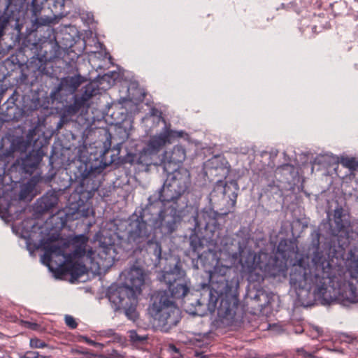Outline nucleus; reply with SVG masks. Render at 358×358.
Segmentation results:
<instances>
[{
    "label": "nucleus",
    "instance_id": "nucleus-1",
    "mask_svg": "<svg viewBox=\"0 0 358 358\" xmlns=\"http://www.w3.org/2000/svg\"><path fill=\"white\" fill-rule=\"evenodd\" d=\"M303 260L294 264L289 275V283L295 289L313 290L314 297L322 304H329L338 298L351 303L358 302V258L346 262L347 270L343 273L344 280L329 271L328 277L320 274L316 279V266L306 267Z\"/></svg>",
    "mask_w": 358,
    "mask_h": 358
},
{
    "label": "nucleus",
    "instance_id": "nucleus-2",
    "mask_svg": "<svg viewBox=\"0 0 358 358\" xmlns=\"http://www.w3.org/2000/svg\"><path fill=\"white\" fill-rule=\"evenodd\" d=\"M210 287H203L199 298L198 294H191L184 300V309L189 315L204 316L208 311L212 313L217 308L220 316L231 317L238 301V279L236 271L231 266L217 262L210 273Z\"/></svg>",
    "mask_w": 358,
    "mask_h": 358
},
{
    "label": "nucleus",
    "instance_id": "nucleus-3",
    "mask_svg": "<svg viewBox=\"0 0 358 358\" xmlns=\"http://www.w3.org/2000/svg\"><path fill=\"white\" fill-rule=\"evenodd\" d=\"M158 279L167 286L168 289L159 291L155 295L149 311L155 320L156 328L162 333H168L180 320V310L174 300L187 296L190 282L186 278L180 260L169 270L164 268Z\"/></svg>",
    "mask_w": 358,
    "mask_h": 358
},
{
    "label": "nucleus",
    "instance_id": "nucleus-4",
    "mask_svg": "<svg viewBox=\"0 0 358 358\" xmlns=\"http://www.w3.org/2000/svg\"><path fill=\"white\" fill-rule=\"evenodd\" d=\"M297 252V246L287 239L279 242L276 254L273 255L263 250L241 252L240 263L243 272L251 282L262 281L266 274L275 275L282 270L283 264Z\"/></svg>",
    "mask_w": 358,
    "mask_h": 358
},
{
    "label": "nucleus",
    "instance_id": "nucleus-5",
    "mask_svg": "<svg viewBox=\"0 0 358 358\" xmlns=\"http://www.w3.org/2000/svg\"><path fill=\"white\" fill-rule=\"evenodd\" d=\"M144 282L143 269L134 265L127 271L123 284L111 285L107 296L115 310L122 311L129 320L134 321L138 317L137 297L141 293Z\"/></svg>",
    "mask_w": 358,
    "mask_h": 358
},
{
    "label": "nucleus",
    "instance_id": "nucleus-6",
    "mask_svg": "<svg viewBox=\"0 0 358 358\" xmlns=\"http://www.w3.org/2000/svg\"><path fill=\"white\" fill-rule=\"evenodd\" d=\"M238 185L235 181L227 184V195L222 201L217 210L210 208H203L194 217L195 229L199 231L204 230L208 238L217 244L220 238L222 225L226 215L232 211L236 203Z\"/></svg>",
    "mask_w": 358,
    "mask_h": 358
},
{
    "label": "nucleus",
    "instance_id": "nucleus-7",
    "mask_svg": "<svg viewBox=\"0 0 358 358\" xmlns=\"http://www.w3.org/2000/svg\"><path fill=\"white\" fill-rule=\"evenodd\" d=\"M152 206L148 202L145 208L138 212L136 210L127 220L117 225L116 234L122 244L134 249L137 245H143L146 239L150 238L153 229L151 220Z\"/></svg>",
    "mask_w": 358,
    "mask_h": 358
},
{
    "label": "nucleus",
    "instance_id": "nucleus-8",
    "mask_svg": "<svg viewBox=\"0 0 358 358\" xmlns=\"http://www.w3.org/2000/svg\"><path fill=\"white\" fill-rule=\"evenodd\" d=\"M104 150L101 155V165L93 166L90 163H80L74 171V180L78 183V194H80V199H90L94 193L98 189L99 185L95 182L96 175L100 173L102 170L110 165L114 159L112 156L108 158L111 146V134L106 133V141L104 142Z\"/></svg>",
    "mask_w": 358,
    "mask_h": 358
},
{
    "label": "nucleus",
    "instance_id": "nucleus-9",
    "mask_svg": "<svg viewBox=\"0 0 358 358\" xmlns=\"http://www.w3.org/2000/svg\"><path fill=\"white\" fill-rule=\"evenodd\" d=\"M167 178L163 186L148 198L150 204L159 201L179 203L182 196L189 190L191 185V175L185 168H178L167 173Z\"/></svg>",
    "mask_w": 358,
    "mask_h": 358
},
{
    "label": "nucleus",
    "instance_id": "nucleus-10",
    "mask_svg": "<svg viewBox=\"0 0 358 358\" xmlns=\"http://www.w3.org/2000/svg\"><path fill=\"white\" fill-rule=\"evenodd\" d=\"M40 247L44 250V254L41 257L44 264L49 265L53 257H62L58 265L66 270L72 278L77 280L87 273V268L84 264L73 261V258L77 255L66 254L64 246L54 243L52 238L41 240Z\"/></svg>",
    "mask_w": 358,
    "mask_h": 358
},
{
    "label": "nucleus",
    "instance_id": "nucleus-11",
    "mask_svg": "<svg viewBox=\"0 0 358 358\" xmlns=\"http://www.w3.org/2000/svg\"><path fill=\"white\" fill-rule=\"evenodd\" d=\"M163 208L156 217H152V225L159 229L163 235H171L178 228L182 221V210L179 203L162 202Z\"/></svg>",
    "mask_w": 358,
    "mask_h": 358
},
{
    "label": "nucleus",
    "instance_id": "nucleus-12",
    "mask_svg": "<svg viewBox=\"0 0 358 358\" xmlns=\"http://www.w3.org/2000/svg\"><path fill=\"white\" fill-rule=\"evenodd\" d=\"M62 54L61 48L57 42H48L43 45L37 57H33L29 62V68L36 73L46 74V64L48 62L59 58Z\"/></svg>",
    "mask_w": 358,
    "mask_h": 358
},
{
    "label": "nucleus",
    "instance_id": "nucleus-13",
    "mask_svg": "<svg viewBox=\"0 0 358 358\" xmlns=\"http://www.w3.org/2000/svg\"><path fill=\"white\" fill-rule=\"evenodd\" d=\"M311 243L308 248L309 253L312 252V263L316 266L315 278L318 279L320 274H324L325 277H328L329 271H333L334 268L324 256L322 251L320 250V234L317 231H314L311 234Z\"/></svg>",
    "mask_w": 358,
    "mask_h": 358
},
{
    "label": "nucleus",
    "instance_id": "nucleus-14",
    "mask_svg": "<svg viewBox=\"0 0 358 358\" xmlns=\"http://www.w3.org/2000/svg\"><path fill=\"white\" fill-rule=\"evenodd\" d=\"M348 217L342 207L336 208L334 210L333 220H330L331 222L329 223L330 231L332 236H340L348 241L350 227Z\"/></svg>",
    "mask_w": 358,
    "mask_h": 358
},
{
    "label": "nucleus",
    "instance_id": "nucleus-15",
    "mask_svg": "<svg viewBox=\"0 0 358 358\" xmlns=\"http://www.w3.org/2000/svg\"><path fill=\"white\" fill-rule=\"evenodd\" d=\"M83 82L84 78L80 75L63 78L50 92V97L52 100H61L62 92L64 95L73 94Z\"/></svg>",
    "mask_w": 358,
    "mask_h": 358
},
{
    "label": "nucleus",
    "instance_id": "nucleus-16",
    "mask_svg": "<svg viewBox=\"0 0 358 358\" xmlns=\"http://www.w3.org/2000/svg\"><path fill=\"white\" fill-rule=\"evenodd\" d=\"M30 143L29 139L25 140L22 136H9L2 138L0 151L6 157H13L15 152H25Z\"/></svg>",
    "mask_w": 358,
    "mask_h": 358
},
{
    "label": "nucleus",
    "instance_id": "nucleus-17",
    "mask_svg": "<svg viewBox=\"0 0 358 358\" xmlns=\"http://www.w3.org/2000/svg\"><path fill=\"white\" fill-rule=\"evenodd\" d=\"M134 250L135 252L143 253L145 258L148 257L155 266L159 264L162 258V246L155 236H151L146 239L143 245H137Z\"/></svg>",
    "mask_w": 358,
    "mask_h": 358
},
{
    "label": "nucleus",
    "instance_id": "nucleus-18",
    "mask_svg": "<svg viewBox=\"0 0 358 358\" xmlns=\"http://www.w3.org/2000/svg\"><path fill=\"white\" fill-rule=\"evenodd\" d=\"M30 10L33 27L36 29L40 26L48 25L53 22V17L48 12L45 1L38 3V0H32Z\"/></svg>",
    "mask_w": 358,
    "mask_h": 358
},
{
    "label": "nucleus",
    "instance_id": "nucleus-19",
    "mask_svg": "<svg viewBox=\"0 0 358 358\" xmlns=\"http://www.w3.org/2000/svg\"><path fill=\"white\" fill-rule=\"evenodd\" d=\"M186 158V150L185 148L180 145H175L170 151H166L162 159H160L161 165L165 172L169 173L176 169L171 168V165H177L182 163Z\"/></svg>",
    "mask_w": 358,
    "mask_h": 358
},
{
    "label": "nucleus",
    "instance_id": "nucleus-20",
    "mask_svg": "<svg viewBox=\"0 0 358 358\" xmlns=\"http://www.w3.org/2000/svg\"><path fill=\"white\" fill-rule=\"evenodd\" d=\"M174 133L173 131L165 126L159 134L150 137L145 148L148 151H150L157 157L159 152L164 145L171 142V138L173 136Z\"/></svg>",
    "mask_w": 358,
    "mask_h": 358
},
{
    "label": "nucleus",
    "instance_id": "nucleus-21",
    "mask_svg": "<svg viewBox=\"0 0 358 358\" xmlns=\"http://www.w3.org/2000/svg\"><path fill=\"white\" fill-rule=\"evenodd\" d=\"M43 158V153L41 150H32L21 158V168L23 172L32 174L40 164Z\"/></svg>",
    "mask_w": 358,
    "mask_h": 358
},
{
    "label": "nucleus",
    "instance_id": "nucleus-22",
    "mask_svg": "<svg viewBox=\"0 0 358 358\" xmlns=\"http://www.w3.org/2000/svg\"><path fill=\"white\" fill-rule=\"evenodd\" d=\"M116 251L113 243H107L106 239L100 241L98 255L101 259L103 260L106 266H111L116 257Z\"/></svg>",
    "mask_w": 358,
    "mask_h": 358
},
{
    "label": "nucleus",
    "instance_id": "nucleus-23",
    "mask_svg": "<svg viewBox=\"0 0 358 358\" xmlns=\"http://www.w3.org/2000/svg\"><path fill=\"white\" fill-rule=\"evenodd\" d=\"M227 182H224L222 180L218 181L210 194V203L217 210L227 195Z\"/></svg>",
    "mask_w": 358,
    "mask_h": 358
},
{
    "label": "nucleus",
    "instance_id": "nucleus-24",
    "mask_svg": "<svg viewBox=\"0 0 358 358\" xmlns=\"http://www.w3.org/2000/svg\"><path fill=\"white\" fill-rule=\"evenodd\" d=\"M131 164H137L146 167L153 164L157 165V157L148 151L146 148L139 152L138 155L131 157V159L129 160Z\"/></svg>",
    "mask_w": 358,
    "mask_h": 358
},
{
    "label": "nucleus",
    "instance_id": "nucleus-25",
    "mask_svg": "<svg viewBox=\"0 0 358 358\" xmlns=\"http://www.w3.org/2000/svg\"><path fill=\"white\" fill-rule=\"evenodd\" d=\"M189 248L194 255L196 257V263H195V259L192 257L193 266L195 268H199L197 262L201 259L203 255V250L204 249L203 240L199 237L196 234H192L189 236Z\"/></svg>",
    "mask_w": 358,
    "mask_h": 358
},
{
    "label": "nucleus",
    "instance_id": "nucleus-26",
    "mask_svg": "<svg viewBox=\"0 0 358 358\" xmlns=\"http://www.w3.org/2000/svg\"><path fill=\"white\" fill-rule=\"evenodd\" d=\"M58 202V197L55 192H48L38 201V210L39 211H48L53 208Z\"/></svg>",
    "mask_w": 358,
    "mask_h": 358
},
{
    "label": "nucleus",
    "instance_id": "nucleus-27",
    "mask_svg": "<svg viewBox=\"0 0 358 358\" xmlns=\"http://www.w3.org/2000/svg\"><path fill=\"white\" fill-rule=\"evenodd\" d=\"M74 243H78L77 248L73 252V255H77L78 258H80L87 255V257L91 258L93 252L90 250L86 252V245L88 238L84 234H80L75 236L73 239Z\"/></svg>",
    "mask_w": 358,
    "mask_h": 358
},
{
    "label": "nucleus",
    "instance_id": "nucleus-28",
    "mask_svg": "<svg viewBox=\"0 0 358 358\" xmlns=\"http://www.w3.org/2000/svg\"><path fill=\"white\" fill-rule=\"evenodd\" d=\"M98 90L94 87V85L89 83L86 85L80 96L76 95L74 99L77 100L84 108L89 107V101L94 95L96 94Z\"/></svg>",
    "mask_w": 358,
    "mask_h": 358
},
{
    "label": "nucleus",
    "instance_id": "nucleus-29",
    "mask_svg": "<svg viewBox=\"0 0 358 358\" xmlns=\"http://www.w3.org/2000/svg\"><path fill=\"white\" fill-rule=\"evenodd\" d=\"M45 3L50 16L53 17V20L65 15L64 0H45Z\"/></svg>",
    "mask_w": 358,
    "mask_h": 358
},
{
    "label": "nucleus",
    "instance_id": "nucleus-30",
    "mask_svg": "<svg viewBox=\"0 0 358 358\" xmlns=\"http://www.w3.org/2000/svg\"><path fill=\"white\" fill-rule=\"evenodd\" d=\"M84 108L80 103L74 99V101L72 104L66 106L61 113V122L67 123L69 122L73 116L76 115L81 109Z\"/></svg>",
    "mask_w": 358,
    "mask_h": 358
},
{
    "label": "nucleus",
    "instance_id": "nucleus-31",
    "mask_svg": "<svg viewBox=\"0 0 358 358\" xmlns=\"http://www.w3.org/2000/svg\"><path fill=\"white\" fill-rule=\"evenodd\" d=\"M332 13L335 16L342 15L346 10V3L345 1H336L330 5Z\"/></svg>",
    "mask_w": 358,
    "mask_h": 358
},
{
    "label": "nucleus",
    "instance_id": "nucleus-32",
    "mask_svg": "<svg viewBox=\"0 0 358 358\" xmlns=\"http://www.w3.org/2000/svg\"><path fill=\"white\" fill-rule=\"evenodd\" d=\"M340 162L344 167L351 171H355L358 168V162L353 157H342Z\"/></svg>",
    "mask_w": 358,
    "mask_h": 358
},
{
    "label": "nucleus",
    "instance_id": "nucleus-33",
    "mask_svg": "<svg viewBox=\"0 0 358 358\" xmlns=\"http://www.w3.org/2000/svg\"><path fill=\"white\" fill-rule=\"evenodd\" d=\"M268 329L271 334H284V329L282 326L279 324H268Z\"/></svg>",
    "mask_w": 358,
    "mask_h": 358
},
{
    "label": "nucleus",
    "instance_id": "nucleus-34",
    "mask_svg": "<svg viewBox=\"0 0 358 358\" xmlns=\"http://www.w3.org/2000/svg\"><path fill=\"white\" fill-rule=\"evenodd\" d=\"M30 345L32 348H40L45 346V343L37 337H33L30 340Z\"/></svg>",
    "mask_w": 358,
    "mask_h": 358
},
{
    "label": "nucleus",
    "instance_id": "nucleus-35",
    "mask_svg": "<svg viewBox=\"0 0 358 358\" xmlns=\"http://www.w3.org/2000/svg\"><path fill=\"white\" fill-rule=\"evenodd\" d=\"M66 324L71 329H75L77 327V322L73 317L66 315L64 317Z\"/></svg>",
    "mask_w": 358,
    "mask_h": 358
},
{
    "label": "nucleus",
    "instance_id": "nucleus-36",
    "mask_svg": "<svg viewBox=\"0 0 358 358\" xmlns=\"http://www.w3.org/2000/svg\"><path fill=\"white\" fill-rule=\"evenodd\" d=\"M189 343L195 346V347H198V348H203V347H206L208 345V343L207 342H204V341L200 339V338H194V339H191L189 341Z\"/></svg>",
    "mask_w": 358,
    "mask_h": 358
},
{
    "label": "nucleus",
    "instance_id": "nucleus-37",
    "mask_svg": "<svg viewBox=\"0 0 358 358\" xmlns=\"http://www.w3.org/2000/svg\"><path fill=\"white\" fill-rule=\"evenodd\" d=\"M20 358H45L44 356L40 355L36 352H27L24 356Z\"/></svg>",
    "mask_w": 358,
    "mask_h": 358
},
{
    "label": "nucleus",
    "instance_id": "nucleus-38",
    "mask_svg": "<svg viewBox=\"0 0 358 358\" xmlns=\"http://www.w3.org/2000/svg\"><path fill=\"white\" fill-rule=\"evenodd\" d=\"M24 327L33 330H38L40 328V326L35 322H23Z\"/></svg>",
    "mask_w": 358,
    "mask_h": 358
},
{
    "label": "nucleus",
    "instance_id": "nucleus-39",
    "mask_svg": "<svg viewBox=\"0 0 358 358\" xmlns=\"http://www.w3.org/2000/svg\"><path fill=\"white\" fill-rule=\"evenodd\" d=\"M83 338H85V341L87 343H89L97 348L101 349L103 347V345L102 343H99V342H95V341H92L91 338H90L89 337H83Z\"/></svg>",
    "mask_w": 358,
    "mask_h": 358
},
{
    "label": "nucleus",
    "instance_id": "nucleus-40",
    "mask_svg": "<svg viewBox=\"0 0 358 358\" xmlns=\"http://www.w3.org/2000/svg\"><path fill=\"white\" fill-rule=\"evenodd\" d=\"M90 213V210L89 208L85 210L84 208L81 209L79 208L78 209V216L79 215L83 216V217H88Z\"/></svg>",
    "mask_w": 358,
    "mask_h": 358
},
{
    "label": "nucleus",
    "instance_id": "nucleus-41",
    "mask_svg": "<svg viewBox=\"0 0 358 358\" xmlns=\"http://www.w3.org/2000/svg\"><path fill=\"white\" fill-rule=\"evenodd\" d=\"M58 218L61 219V222H59V224L58 225V227L62 228L65 225V224H66V219H64L62 217H59V215H54V216L52 217V219L53 220H56Z\"/></svg>",
    "mask_w": 358,
    "mask_h": 358
},
{
    "label": "nucleus",
    "instance_id": "nucleus-42",
    "mask_svg": "<svg viewBox=\"0 0 358 358\" xmlns=\"http://www.w3.org/2000/svg\"><path fill=\"white\" fill-rule=\"evenodd\" d=\"M297 352H298L299 355H302L305 357L311 358L313 357L312 353L306 352L303 348L299 349L297 350Z\"/></svg>",
    "mask_w": 358,
    "mask_h": 358
},
{
    "label": "nucleus",
    "instance_id": "nucleus-43",
    "mask_svg": "<svg viewBox=\"0 0 358 358\" xmlns=\"http://www.w3.org/2000/svg\"><path fill=\"white\" fill-rule=\"evenodd\" d=\"M250 148L249 147H245L241 148V152L244 155H247L250 152Z\"/></svg>",
    "mask_w": 358,
    "mask_h": 358
},
{
    "label": "nucleus",
    "instance_id": "nucleus-44",
    "mask_svg": "<svg viewBox=\"0 0 358 358\" xmlns=\"http://www.w3.org/2000/svg\"><path fill=\"white\" fill-rule=\"evenodd\" d=\"M194 355H195V357H199V358H202L203 357H206V355H204L203 354V352H199L196 350L195 351Z\"/></svg>",
    "mask_w": 358,
    "mask_h": 358
},
{
    "label": "nucleus",
    "instance_id": "nucleus-45",
    "mask_svg": "<svg viewBox=\"0 0 358 358\" xmlns=\"http://www.w3.org/2000/svg\"><path fill=\"white\" fill-rule=\"evenodd\" d=\"M131 338H134V341H143V340H145V338H147V337H143V336H141V337H131Z\"/></svg>",
    "mask_w": 358,
    "mask_h": 358
},
{
    "label": "nucleus",
    "instance_id": "nucleus-46",
    "mask_svg": "<svg viewBox=\"0 0 358 358\" xmlns=\"http://www.w3.org/2000/svg\"><path fill=\"white\" fill-rule=\"evenodd\" d=\"M314 329L318 334H322L324 333L323 330L320 327H315Z\"/></svg>",
    "mask_w": 358,
    "mask_h": 358
},
{
    "label": "nucleus",
    "instance_id": "nucleus-47",
    "mask_svg": "<svg viewBox=\"0 0 358 358\" xmlns=\"http://www.w3.org/2000/svg\"><path fill=\"white\" fill-rule=\"evenodd\" d=\"M303 329L301 327H299L296 330V334H301L303 332Z\"/></svg>",
    "mask_w": 358,
    "mask_h": 358
},
{
    "label": "nucleus",
    "instance_id": "nucleus-48",
    "mask_svg": "<svg viewBox=\"0 0 358 358\" xmlns=\"http://www.w3.org/2000/svg\"><path fill=\"white\" fill-rule=\"evenodd\" d=\"M129 333L131 334L130 336H138L137 333H136V331L135 330H131V331H129Z\"/></svg>",
    "mask_w": 358,
    "mask_h": 358
},
{
    "label": "nucleus",
    "instance_id": "nucleus-49",
    "mask_svg": "<svg viewBox=\"0 0 358 358\" xmlns=\"http://www.w3.org/2000/svg\"><path fill=\"white\" fill-rule=\"evenodd\" d=\"M65 123H62L61 122V120H59V123H58V125H57V128L58 129H60L62 128V127L63 126V124H64Z\"/></svg>",
    "mask_w": 358,
    "mask_h": 358
},
{
    "label": "nucleus",
    "instance_id": "nucleus-50",
    "mask_svg": "<svg viewBox=\"0 0 358 358\" xmlns=\"http://www.w3.org/2000/svg\"><path fill=\"white\" fill-rule=\"evenodd\" d=\"M255 352H250L249 353V358H255Z\"/></svg>",
    "mask_w": 358,
    "mask_h": 358
},
{
    "label": "nucleus",
    "instance_id": "nucleus-51",
    "mask_svg": "<svg viewBox=\"0 0 358 358\" xmlns=\"http://www.w3.org/2000/svg\"><path fill=\"white\" fill-rule=\"evenodd\" d=\"M313 31L314 32H317V27H316V26H314V27H313Z\"/></svg>",
    "mask_w": 358,
    "mask_h": 358
},
{
    "label": "nucleus",
    "instance_id": "nucleus-52",
    "mask_svg": "<svg viewBox=\"0 0 358 358\" xmlns=\"http://www.w3.org/2000/svg\"><path fill=\"white\" fill-rule=\"evenodd\" d=\"M182 131L177 132V134H178V136L181 137V136H182Z\"/></svg>",
    "mask_w": 358,
    "mask_h": 358
},
{
    "label": "nucleus",
    "instance_id": "nucleus-53",
    "mask_svg": "<svg viewBox=\"0 0 358 358\" xmlns=\"http://www.w3.org/2000/svg\"><path fill=\"white\" fill-rule=\"evenodd\" d=\"M171 348L173 349V350L177 352V349L175 346H171Z\"/></svg>",
    "mask_w": 358,
    "mask_h": 358
},
{
    "label": "nucleus",
    "instance_id": "nucleus-54",
    "mask_svg": "<svg viewBox=\"0 0 358 358\" xmlns=\"http://www.w3.org/2000/svg\"><path fill=\"white\" fill-rule=\"evenodd\" d=\"M110 336H115V333L112 331V334Z\"/></svg>",
    "mask_w": 358,
    "mask_h": 358
},
{
    "label": "nucleus",
    "instance_id": "nucleus-55",
    "mask_svg": "<svg viewBox=\"0 0 358 358\" xmlns=\"http://www.w3.org/2000/svg\"><path fill=\"white\" fill-rule=\"evenodd\" d=\"M61 214H63V212H61V213H59L57 215H59V217H61Z\"/></svg>",
    "mask_w": 358,
    "mask_h": 358
},
{
    "label": "nucleus",
    "instance_id": "nucleus-56",
    "mask_svg": "<svg viewBox=\"0 0 358 358\" xmlns=\"http://www.w3.org/2000/svg\"><path fill=\"white\" fill-rule=\"evenodd\" d=\"M202 358H208L207 357H203Z\"/></svg>",
    "mask_w": 358,
    "mask_h": 358
},
{
    "label": "nucleus",
    "instance_id": "nucleus-57",
    "mask_svg": "<svg viewBox=\"0 0 358 358\" xmlns=\"http://www.w3.org/2000/svg\"><path fill=\"white\" fill-rule=\"evenodd\" d=\"M45 358H49V357H45Z\"/></svg>",
    "mask_w": 358,
    "mask_h": 358
}]
</instances>
